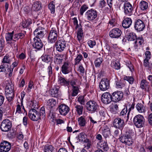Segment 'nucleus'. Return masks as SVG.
<instances>
[{"label":"nucleus","instance_id":"13d9d810","mask_svg":"<svg viewBox=\"0 0 152 152\" xmlns=\"http://www.w3.org/2000/svg\"><path fill=\"white\" fill-rule=\"evenodd\" d=\"M88 44L89 46L92 48L96 45V42L95 41L89 40L88 42Z\"/></svg>","mask_w":152,"mask_h":152},{"label":"nucleus","instance_id":"58836bf2","mask_svg":"<svg viewBox=\"0 0 152 152\" xmlns=\"http://www.w3.org/2000/svg\"><path fill=\"white\" fill-rule=\"evenodd\" d=\"M140 7L142 10H145L148 8V4L145 1H142L140 2Z\"/></svg>","mask_w":152,"mask_h":152},{"label":"nucleus","instance_id":"cd10ccee","mask_svg":"<svg viewBox=\"0 0 152 152\" xmlns=\"http://www.w3.org/2000/svg\"><path fill=\"white\" fill-rule=\"evenodd\" d=\"M13 58L7 54L2 59V63L4 64V63L10 64V63Z\"/></svg>","mask_w":152,"mask_h":152},{"label":"nucleus","instance_id":"9d476101","mask_svg":"<svg viewBox=\"0 0 152 152\" xmlns=\"http://www.w3.org/2000/svg\"><path fill=\"white\" fill-rule=\"evenodd\" d=\"M120 141L122 143L128 146H130L132 144L133 141L131 137L128 135H123L120 138Z\"/></svg>","mask_w":152,"mask_h":152},{"label":"nucleus","instance_id":"a878e982","mask_svg":"<svg viewBox=\"0 0 152 152\" xmlns=\"http://www.w3.org/2000/svg\"><path fill=\"white\" fill-rule=\"evenodd\" d=\"M136 107L139 113H144L145 110V106L141 103H137L136 106Z\"/></svg>","mask_w":152,"mask_h":152},{"label":"nucleus","instance_id":"6e6552de","mask_svg":"<svg viewBox=\"0 0 152 152\" xmlns=\"http://www.w3.org/2000/svg\"><path fill=\"white\" fill-rule=\"evenodd\" d=\"M145 26L143 22L140 19H137L135 20L134 28L137 31H143L145 27Z\"/></svg>","mask_w":152,"mask_h":152},{"label":"nucleus","instance_id":"aec40b11","mask_svg":"<svg viewBox=\"0 0 152 152\" xmlns=\"http://www.w3.org/2000/svg\"><path fill=\"white\" fill-rule=\"evenodd\" d=\"M58 108L60 114L63 115H66L69 110V107L63 104L60 105Z\"/></svg>","mask_w":152,"mask_h":152},{"label":"nucleus","instance_id":"3c124183","mask_svg":"<svg viewBox=\"0 0 152 152\" xmlns=\"http://www.w3.org/2000/svg\"><path fill=\"white\" fill-rule=\"evenodd\" d=\"M83 34L82 30L81 29H79L78 31L77 35V37L79 41H80L81 39Z\"/></svg>","mask_w":152,"mask_h":152},{"label":"nucleus","instance_id":"1a4fd4ad","mask_svg":"<svg viewBox=\"0 0 152 152\" xmlns=\"http://www.w3.org/2000/svg\"><path fill=\"white\" fill-rule=\"evenodd\" d=\"M11 148L10 143L7 141H4L1 143L0 152H8Z\"/></svg>","mask_w":152,"mask_h":152},{"label":"nucleus","instance_id":"e2e57ef3","mask_svg":"<svg viewBox=\"0 0 152 152\" xmlns=\"http://www.w3.org/2000/svg\"><path fill=\"white\" fill-rule=\"evenodd\" d=\"M4 47V42L3 40H0V52L2 50Z\"/></svg>","mask_w":152,"mask_h":152},{"label":"nucleus","instance_id":"4be33fe9","mask_svg":"<svg viewBox=\"0 0 152 152\" xmlns=\"http://www.w3.org/2000/svg\"><path fill=\"white\" fill-rule=\"evenodd\" d=\"M99 113L101 118L103 120H105L108 115L105 108L103 107H101L99 110Z\"/></svg>","mask_w":152,"mask_h":152},{"label":"nucleus","instance_id":"7ed1b4c3","mask_svg":"<svg viewBox=\"0 0 152 152\" xmlns=\"http://www.w3.org/2000/svg\"><path fill=\"white\" fill-rule=\"evenodd\" d=\"M86 107L88 111L94 112L98 110L99 106L96 102L91 100L86 103Z\"/></svg>","mask_w":152,"mask_h":152},{"label":"nucleus","instance_id":"774afa93","mask_svg":"<svg viewBox=\"0 0 152 152\" xmlns=\"http://www.w3.org/2000/svg\"><path fill=\"white\" fill-rule=\"evenodd\" d=\"M148 121L149 124L152 125V113L150 114L149 115Z\"/></svg>","mask_w":152,"mask_h":152},{"label":"nucleus","instance_id":"49530a36","mask_svg":"<svg viewBox=\"0 0 152 152\" xmlns=\"http://www.w3.org/2000/svg\"><path fill=\"white\" fill-rule=\"evenodd\" d=\"M102 61V58H97L94 61V64L95 66L99 67Z\"/></svg>","mask_w":152,"mask_h":152},{"label":"nucleus","instance_id":"f8f14e48","mask_svg":"<svg viewBox=\"0 0 152 152\" xmlns=\"http://www.w3.org/2000/svg\"><path fill=\"white\" fill-rule=\"evenodd\" d=\"M99 87L101 90L105 91L108 89L110 87L109 80L107 79L102 80L99 84Z\"/></svg>","mask_w":152,"mask_h":152},{"label":"nucleus","instance_id":"412c9836","mask_svg":"<svg viewBox=\"0 0 152 152\" xmlns=\"http://www.w3.org/2000/svg\"><path fill=\"white\" fill-rule=\"evenodd\" d=\"M132 21L129 18H126L123 20L122 26L124 28H129L132 25Z\"/></svg>","mask_w":152,"mask_h":152},{"label":"nucleus","instance_id":"b1692460","mask_svg":"<svg viewBox=\"0 0 152 152\" xmlns=\"http://www.w3.org/2000/svg\"><path fill=\"white\" fill-rule=\"evenodd\" d=\"M59 87L58 86H54L51 89V94L53 97H56L58 95Z\"/></svg>","mask_w":152,"mask_h":152},{"label":"nucleus","instance_id":"bf43d9fd","mask_svg":"<svg viewBox=\"0 0 152 152\" xmlns=\"http://www.w3.org/2000/svg\"><path fill=\"white\" fill-rule=\"evenodd\" d=\"M127 112V106H126V108L123 109L120 113V115L124 116L126 115Z\"/></svg>","mask_w":152,"mask_h":152},{"label":"nucleus","instance_id":"603ef678","mask_svg":"<svg viewBox=\"0 0 152 152\" xmlns=\"http://www.w3.org/2000/svg\"><path fill=\"white\" fill-rule=\"evenodd\" d=\"M78 100L79 102L81 104H84L85 103V100L84 99L83 96H80L78 99Z\"/></svg>","mask_w":152,"mask_h":152},{"label":"nucleus","instance_id":"a18cd8bd","mask_svg":"<svg viewBox=\"0 0 152 152\" xmlns=\"http://www.w3.org/2000/svg\"><path fill=\"white\" fill-rule=\"evenodd\" d=\"M31 23V22L30 20L28 19L22 22V26L24 28H27L28 26Z\"/></svg>","mask_w":152,"mask_h":152},{"label":"nucleus","instance_id":"423d86ee","mask_svg":"<svg viewBox=\"0 0 152 152\" xmlns=\"http://www.w3.org/2000/svg\"><path fill=\"white\" fill-rule=\"evenodd\" d=\"M34 121H36L41 119H44L45 115V108L42 107L40 109L39 112L36 109Z\"/></svg>","mask_w":152,"mask_h":152},{"label":"nucleus","instance_id":"338daca9","mask_svg":"<svg viewBox=\"0 0 152 152\" xmlns=\"http://www.w3.org/2000/svg\"><path fill=\"white\" fill-rule=\"evenodd\" d=\"M47 70L48 75L49 76H50L52 73V67L51 66H48L47 69Z\"/></svg>","mask_w":152,"mask_h":152},{"label":"nucleus","instance_id":"ea45409f","mask_svg":"<svg viewBox=\"0 0 152 152\" xmlns=\"http://www.w3.org/2000/svg\"><path fill=\"white\" fill-rule=\"evenodd\" d=\"M128 40L129 41H133L136 38L135 34L133 32H130L128 34Z\"/></svg>","mask_w":152,"mask_h":152},{"label":"nucleus","instance_id":"bb28decb","mask_svg":"<svg viewBox=\"0 0 152 152\" xmlns=\"http://www.w3.org/2000/svg\"><path fill=\"white\" fill-rule=\"evenodd\" d=\"M41 58L43 61L47 63H49L51 65L52 62L51 57L48 55H43L41 57Z\"/></svg>","mask_w":152,"mask_h":152},{"label":"nucleus","instance_id":"20e7f679","mask_svg":"<svg viewBox=\"0 0 152 152\" xmlns=\"http://www.w3.org/2000/svg\"><path fill=\"white\" fill-rule=\"evenodd\" d=\"M11 127V122L9 120L5 119L2 122L0 126V129L2 131L7 132L10 129Z\"/></svg>","mask_w":152,"mask_h":152},{"label":"nucleus","instance_id":"0eeeda50","mask_svg":"<svg viewBox=\"0 0 152 152\" xmlns=\"http://www.w3.org/2000/svg\"><path fill=\"white\" fill-rule=\"evenodd\" d=\"M97 11L94 9H91L87 11L85 13L86 17L88 20H94L97 17Z\"/></svg>","mask_w":152,"mask_h":152},{"label":"nucleus","instance_id":"2f4dec72","mask_svg":"<svg viewBox=\"0 0 152 152\" xmlns=\"http://www.w3.org/2000/svg\"><path fill=\"white\" fill-rule=\"evenodd\" d=\"M75 108L78 114L80 115L82 114L83 110V106L81 105H75Z\"/></svg>","mask_w":152,"mask_h":152},{"label":"nucleus","instance_id":"2eb2a0df","mask_svg":"<svg viewBox=\"0 0 152 152\" xmlns=\"http://www.w3.org/2000/svg\"><path fill=\"white\" fill-rule=\"evenodd\" d=\"M123 96V93L120 91H117L113 93L112 95V101L118 102L121 100Z\"/></svg>","mask_w":152,"mask_h":152},{"label":"nucleus","instance_id":"7c9ffc66","mask_svg":"<svg viewBox=\"0 0 152 152\" xmlns=\"http://www.w3.org/2000/svg\"><path fill=\"white\" fill-rule=\"evenodd\" d=\"M36 108H32L30 110L28 113V116L29 118L32 121H34V117H35V111Z\"/></svg>","mask_w":152,"mask_h":152},{"label":"nucleus","instance_id":"864d4df0","mask_svg":"<svg viewBox=\"0 0 152 152\" xmlns=\"http://www.w3.org/2000/svg\"><path fill=\"white\" fill-rule=\"evenodd\" d=\"M102 134L104 136L105 138H107L110 134V132L109 130L104 129L102 132Z\"/></svg>","mask_w":152,"mask_h":152},{"label":"nucleus","instance_id":"4d7b16f0","mask_svg":"<svg viewBox=\"0 0 152 152\" xmlns=\"http://www.w3.org/2000/svg\"><path fill=\"white\" fill-rule=\"evenodd\" d=\"M15 135V131L14 129H12L10 131V132L8 134L9 137H12Z\"/></svg>","mask_w":152,"mask_h":152},{"label":"nucleus","instance_id":"680f3d73","mask_svg":"<svg viewBox=\"0 0 152 152\" xmlns=\"http://www.w3.org/2000/svg\"><path fill=\"white\" fill-rule=\"evenodd\" d=\"M77 70L81 73H84L85 72V69L81 65L78 67Z\"/></svg>","mask_w":152,"mask_h":152},{"label":"nucleus","instance_id":"f704fd0d","mask_svg":"<svg viewBox=\"0 0 152 152\" xmlns=\"http://www.w3.org/2000/svg\"><path fill=\"white\" fill-rule=\"evenodd\" d=\"M85 138V135L82 133L80 134L75 138V143H78L79 142L83 141Z\"/></svg>","mask_w":152,"mask_h":152},{"label":"nucleus","instance_id":"de8ad7c7","mask_svg":"<svg viewBox=\"0 0 152 152\" xmlns=\"http://www.w3.org/2000/svg\"><path fill=\"white\" fill-rule=\"evenodd\" d=\"M84 142H85V145L86 146L85 147H86L87 149H88L89 148L91 145V141L88 139H86L84 140Z\"/></svg>","mask_w":152,"mask_h":152},{"label":"nucleus","instance_id":"69168bd1","mask_svg":"<svg viewBox=\"0 0 152 152\" xmlns=\"http://www.w3.org/2000/svg\"><path fill=\"white\" fill-rule=\"evenodd\" d=\"M5 65L6 64H3L2 65L0 66V72H4L5 71Z\"/></svg>","mask_w":152,"mask_h":152},{"label":"nucleus","instance_id":"4c0bfd02","mask_svg":"<svg viewBox=\"0 0 152 152\" xmlns=\"http://www.w3.org/2000/svg\"><path fill=\"white\" fill-rule=\"evenodd\" d=\"M54 148L51 145H47L44 147L45 152H53Z\"/></svg>","mask_w":152,"mask_h":152},{"label":"nucleus","instance_id":"5701e85b","mask_svg":"<svg viewBox=\"0 0 152 152\" xmlns=\"http://www.w3.org/2000/svg\"><path fill=\"white\" fill-rule=\"evenodd\" d=\"M149 59L148 58L145 59L143 62V65L146 69L150 71L152 69V63L149 62Z\"/></svg>","mask_w":152,"mask_h":152},{"label":"nucleus","instance_id":"a211bd4d","mask_svg":"<svg viewBox=\"0 0 152 152\" xmlns=\"http://www.w3.org/2000/svg\"><path fill=\"white\" fill-rule=\"evenodd\" d=\"M66 46V42L62 40H58L56 43V50L59 52L63 51Z\"/></svg>","mask_w":152,"mask_h":152},{"label":"nucleus","instance_id":"f03ea898","mask_svg":"<svg viewBox=\"0 0 152 152\" xmlns=\"http://www.w3.org/2000/svg\"><path fill=\"white\" fill-rule=\"evenodd\" d=\"M133 122L137 128H141L144 125L145 119L142 115H138L135 116Z\"/></svg>","mask_w":152,"mask_h":152},{"label":"nucleus","instance_id":"c85d7f7f","mask_svg":"<svg viewBox=\"0 0 152 152\" xmlns=\"http://www.w3.org/2000/svg\"><path fill=\"white\" fill-rule=\"evenodd\" d=\"M56 2L55 0L51 1L48 4L49 9L50 10V12L52 14H54L55 12V4Z\"/></svg>","mask_w":152,"mask_h":152},{"label":"nucleus","instance_id":"f3484780","mask_svg":"<svg viewBox=\"0 0 152 152\" xmlns=\"http://www.w3.org/2000/svg\"><path fill=\"white\" fill-rule=\"evenodd\" d=\"M122 32L118 28H115L112 30L109 33L110 37L112 38H118L121 35Z\"/></svg>","mask_w":152,"mask_h":152},{"label":"nucleus","instance_id":"a19ab883","mask_svg":"<svg viewBox=\"0 0 152 152\" xmlns=\"http://www.w3.org/2000/svg\"><path fill=\"white\" fill-rule=\"evenodd\" d=\"M136 40L134 42V44H135V47H137L138 44L137 43H139V45H140L143 42V39L142 37H138L136 39Z\"/></svg>","mask_w":152,"mask_h":152},{"label":"nucleus","instance_id":"8fccbe9b","mask_svg":"<svg viewBox=\"0 0 152 152\" xmlns=\"http://www.w3.org/2000/svg\"><path fill=\"white\" fill-rule=\"evenodd\" d=\"M88 8V7L86 5H83L81 7L80 9V13L81 15H83V13Z\"/></svg>","mask_w":152,"mask_h":152},{"label":"nucleus","instance_id":"f257e3e1","mask_svg":"<svg viewBox=\"0 0 152 152\" xmlns=\"http://www.w3.org/2000/svg\"><path fill=\"white\" fill-rule=\"evenodd\" d=\"M5 92L6 98L9 101H11L14 97V87L11 82L7 83Z\"/></svg>","mask_w":152,"mask_h":152},{"label":"nucleus","instance_id":"72a5a7b5","mask_svg":"<svg viewBox=\"0 0 152 152\" xmlns=\"http://www.w3.org/2000/svg\"><path fill=\"white\" fill-rule=\"evenodd\" d=\"M56 103V100L54 99H50L48 100L47 104V105L51 107H53L55 106Z\"/></svg>","mask_w":152,"mask_h":152},{"label":"nucleus","instance_id":"0e129e2a","mask_svg":"<svg viewBox=\"0 0 152 152\" xmlns=\"http://www.w3.org/2000/svg\"><path fill=\"white\" fill-rule=\"evenodd\" d=\"M55 57L56 60H63V56L61 55L57 54L55 56Z\"/></svg>","mask_w":152,"mask_h":152},{"label":"nucleus","instance_id":"6e6d98bb","mask_svg":"<svg viewBox=\"0 0 152 152\" xmlns=\"http://www.w3.org/2000/svg\"><path fill=\"white\" fill-rule=\"evenodd\" d=\"M100 147L104 151H106L108 150V148L107 145L105 142H104L103 144H101L100 145Z\"/></svg>","mask_w":152,"mask_h":152},{"label":"nucleus","instance_id":"c756f323","mask_svg":"<svg viewBox=\"0 0 152 152\" xmlns=\"http://www.w3.org/2000/svg\"><path fill=\"white\" fill-rule=\"evenodd\" d=\"M58 80L59 83L61 85L68 86L69 85V82L61 77H59Z\"/></svg>","mask_w":152,"mask_h":152},{"label":"nucleus","instance_id":"9b49d317","mask_svg":"<svg viewBox=\"0 0 152 152\" xmlns=\"http://www.w3.org/2000/svg\"><path fill=\"white\" fill-rule=\"evenodd\" d=\"M124 8L125 15L130 16L132 14L133 8L130 3L126 1L124 4Z\"/></svg>","mask_w":152,"mask_h":152},{"label":"nucleus","instance_id":"37998d69","mask_svg":"<svg viewBox=\"0 0 152 152\" xmlns=\"http://www.w3.org/2000/svg\"><path fill=\"white\" fill-rule=\"evenodd\" d=\"M124 80L128 81L129 83L131 84H132L134 81L133 78L131 76H125L124 77Z\"/></svg>","mask_w":152,"mask_h":152},{"label":"nucleus","instance_id":"393cba45","mask_svg":"<svg viewBox=\"0 0 152 152\" xmlns=\"http://www.w3.org/2000/svg\"><path fill=\"white\" fill-rule=\"evenodd\" d=\"M69 64L68 63L65 62L61 67L62 72L65 74H68L69 72Z\"/></svg>","mask_w":152,"mask_h":152},{"label":"nucleus","instance_id":"c03bdc74","mask_svg":"<svg viewBox=\"0 0 152 152\" xmlns=\"http://www.w3.org/2000/svg\"><path fill=\"white\" fill-rule=\"evenodd\" d=\"M72 90V96H77L79 91L78 87L77 86L73 87Z\"/></svg>","mask_w":152,"mask_h":152},{"label":"nucleus","instance_id":"39448f33","mask_svg":"<svg viewBox=\"0 0 152 152\" xmlns=\"http://www.w3.org/2000/svg\"><path fill=\"white\" fill-rule=\"evenodd\" d=\"M34 34L36 38L42 39L45 34V30L44 28L39 26L34 31Z\"/></svg>","mask_w":152,"mask_h":152},{"label":"nucleus","instance_id":"09e8293b","mask_svg":"<svg viewBox=\"0 0 152 152\" xmlns=\"http://www.w3.org/2000/svg\"><path fill=\"white\" fill-rule=\"evenodd\" d=\"M6 39L7 41H11L13 39V32L8 33L6 36Z\"/></svg>","mask_w":152,"mask_h":152},{"label":"nucleus","instance_id":"e433bc0d","mask_svg":"<svg viewBox=\"0 0 152 152\" xmlns=\"http://www.w3.org/2000/svg\"><path fill=\"white\" fill-rule=\"evenodd\" d=\"M78 124L81 126H85L86 123V121L84 118V117L82 116L78 119Z\"/></svg>","mask_w":152,"mask_h":152},{"label":"nucleus","instance_id":"5fc2aeb1","mask_svg":"<svg viewBox=\"0 0 152 152\" xmlns=\"http://www.w3.org/2000/svg\"><path fill=\"white\" fill-rule=\"evenodd\" d=\"M146 86L147 84L146 81L145 80H142L140 84V87L142 89H146Z\"/></svg>","mask_w":152,"mask_h":152},{"label":"nucleus","instance_id":"473e14b6","mask_svg":"<svg viewBox=\"0 0 152 152\" xmlns=\"http://www.w3.org/2000/svg\"><path fill=\"white\" fill-rule=\"evenodd\" d=\"M41 7V5L40 2L37 1L35 2L32 6V8L35 11L39 10Z\"/></svg>","mask_w":152,"mask_h":152},{"label":"nucleus","instance_id":"ddd939ff","mask_svg":"<svg viewBox=\"0 0 152 152\" xmlns=\"http://www.w3.org/2000/svg\"><path fill=\"white\" fill-rule=\"evenodd\" d=\"M113 124L114 127L116 128L122 129L124 126V121L121 118H117L113 121Z\"/></svg>","mask_w":152,"mask_h":152},{"label":"nucleus","instance_id":"052dcab7","mask_svg":"<svg viewBox=\"0 0 152 152\" xmlns=\"http://www.w3.org/2000/svg\"><path fill=\"white\" fill-rule=\"evenodd\" d=\"M5 109L2 107H0V121L2 120L3 113L5 112Z\"/></svg>","mask_w":152,"mask_h":152},{"label":"nucleus","instance_id":"dca6fc26","mask_svg":"<svg viewBox=\"0 0 152 152\" xmlns=\"http://www.w3.org/2000/svg\"><path fill=\"white\" fill-rule=\"evenodd\" d=\"M57 32L56 31L53 30H51L48 37L49 42L52 43L57 40Z\"/></svg>","mask_w":152,"mask_h":152},{"label":"nucleus","instance_id":"6ab92c4d","mask_svg":"<svg viewBox=\"0 0 152 152\" xmlns=\"http://www.w3.org/2000/svg\"><path fill=\"white\" fill-rule=\"evenodd\" d=\"M33 40L34 42L32 44L33 47L37 50L41 49L43 47V44L41 39L34 38Z\"/></svg>","mask_w":152,"mask_h":152},{"label":"nucleus","instance_id":"79ce46f5","mask_svg":"<svg viewBox=\"0 0 152 152\" xmlns=\"http://www.w3.org/2000/svg\"><path fill=\"white\" fill-rule=\"evenodd\" d=\"M111 66L116 69H120V64L118 61H113L111 64Z\"/></svg>","mask_w":152,"mask_h":152},{"label":"nucleus","instance_id":"c9c22d12","mask_svg":"<svg viewBox=\"0 0 152 152\" xmlns=\"http://www.w3.org/2000/svg\"><path fill=\"white\" fill-rule=\"evenodd\" d=\"M83 58V57L82 55L80 54L77 55L74 60V65H76L79 64Z\"/></svg>","mask_w":152,"mask_h":152},{"label":"nucleus","instance_id":"4468645a","mask_svg":"<svg viewBox=\"0 0 152 152\" xmlns=\"http://www.w3.org/2000/svg\"><path fill=\"white\" fill-rule=\"evenodd\" d=\"M112 95L109 93L107 92L102 94L101 100L104 104H107L110 103L112 101Z\"/></svg>","mask_w":152,"mask_h":152}]
</instances>
